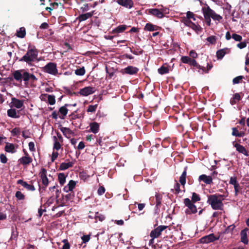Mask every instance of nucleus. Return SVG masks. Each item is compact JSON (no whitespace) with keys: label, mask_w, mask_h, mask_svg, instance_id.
Wrapping results in <instances>:
<instances>
[{"label":"nucleus","mask_w":249,"mask_h":249,"mask_svg":"<svg viewBox=\"0 0 249 249\" xmlns=\"http://www.w3.org/2000/svg\"><path fill=\"white\" fill-rule=\"evenodd\" d=\"M66 176L63 173H59L58 175V181L61 185H63L66 182Z\"/></svg>","instance_id":"35"},{"label":"nucleus","mask_w":249,"mask_h":249,"mask_svg":"<svg viewBox=\"0 0 249 249\" xmlns=\"http://www.w3.org/2000/svg\"><path fill=\"white\" fill-rule=\"evenodd\" d=\"M75 73L77 75L82 76L85 73V69L84 67H82L79 69H77L75 71Z\"/></svg>","instance_id":"48"},{"label":"nucleus","mask_w":249,"mask_h":249,"mask_svg":"<svg viewBox=\"0 0 249 249\" xmlns=\"http://www.w3.org/2000/svg\"><path fill=\"white\" fill-rule=\"evenodd\" d=\"M234 147L236 148V150L238 151L239 153L244 154L246 156H249L247 150L243 145L238 143H236L234 145Z\"/></svg>","instance_id":"26"},{"label":"nucleus","mask_w":249,"mask_h":249,"mask_svg":"<svg viewBox=\"0 0 249 249\" xmlns=\"http://www.w3.org/2000/svg\"><path fill=\"white\" fill-rule=\"evenodd\" d=\"M11 133L13 136H18L20 134V130L18 127H15L13 128L11 131Z\"/></svg>","instance_id":"53"},{"label":"nucleus","mask_w":249,"mask_h":249,"mask_svg":"<svg viewBox=\"0 0 249 249\" xmlns=\"http://www.w3.org/2000/svg\"><path fill=\"white\" fill-rule=\"evenodd\" d=\"M98 107V105L96 104L94 105H89L88 107V108L87 109V112H95L97 108Z\"/></svg>","instance_id":"51"},{"label":"nucleus","mask_w":249,"mask_h":249,"mask_svg":"<svg viewBox=\"0 0 249 249\" xmlns=\"http://www.w3.org/2000/svg\"><path fill=\"white\" fill-rule=\"evenodd\" d=\"M53 138L54 140L53 149L58 150L60 149L61 145L60 142L58 141L56 136H53Z\"/></svg>","instance_id":"44"},{"label":"nucleus","mask_w":249,"mask_h":249,"mask_svg":"<svg viewBox=\"0 0 249 249\" xmlns=\"http://www.w3.org/2000/svg\"><path fill=\"white\" fill-rule=\"evenodd\" d=\"M12 75L14 79L17 81L21 83L23 80L26 87H28L27 85L29 83L31 87L36 86L35 83L37 80V78L34 74L30 73L23 69L14 71Z\"/></svg>","instance_id":"1"},{"label":"nucleus","mask_w":249,"mask_h":249,"mask_svg":"<svg viewBox=\"0 0 249 249\" xmlns=\"http://www.w3.org/2000/svg\"><path fill=\"white\" fill-rule=\"evenodd\" d=\"M34 180H31V184H28L27 182L23 181L22 179H19L17 181L18 184H20L28 191H34L36 190L35 187L33 185Z\"/></svg>","instance_id":"12"},{"label":"nucleus","mask_w":249,"mask_h":249,"mask_svg":"<svg viewBox=\"0 0 249 249\" xmlns=\"http://www.w3.org/2000/svg\"><path fill=\"white\" fill-rule=\"evenodd\" d=\"M202 11L204 17L206 22V24L208 26H210L211 24V19L210 17L208 15V13L205 11V9L203 7L202 9Z\"/></svg>","instance_id":"31"},{"label":"nucleus","mask_w":249,"mask_h":249,"mask_svg":"<svg viewBox=\"0 0 249 249\" xmlns=\"http://www.w3.org/2000/svg\"><path fill=\"white\" fill-rule=\"evenodd\" d=\"M149 13L158 18H162L164 17V15L162 11H161L160 9L157 8L150 9L149 10Z\"/></svg>","instance_id":"17"},{"label":"nucleus","mask_w":249,"mask_h":249,"mask_svg":"<svg viewBox=\"0 0 249 249\" xmlns=\"http://www.w3.org/2000/svg\"><path fill=\"white\" fill-rule=\"evenodd\" d=\"M191 58L187 56H182L180 60L182 63L184 64H188Z\"/></svg>","instance_id":"55"},{"label":"nucleus","mask_w":249,"mask_h":249,"mask_svg":"<svg viewBox=\"0 0 249 249\" xmlns=\"http://www.w3.org/2000/svg\"><path fill=\"white\" fill-rule=\"evenodd\" d=\"M68 186V187L69 188V189H71L72 191L73 189L75 188L76 185V182L75 181L73 180H71L69 183L67 185Z\"/></svg>","instance_id":"59"},{"label":"nucleus","mask_w":249,"mask_h":249,"mask_svg":"<svg viewBox=\"0 0 249 249\" xmlns=\"http://www.w3.org/2000/svg\"><path fill=\"white\" fill-rule=\"evenodd\" d=\"M38 175L41 178L42 184L43 185L42 188L44 190H45L49 184V180L47 177V170L44 168H41Z\"/></svg>","instance_id":"7"},{"label":"nucleus","mask_w":249,"mask_h":249,"mask_svg":"<svg viewBox=\"0 0 249 249\" xmlns=\"http://www.w3.org/2000/svg\"><path fill=\"white\" fill-rule=\"evenodd\" d=\"M201 67L202 68L200 70H202L203 72L208 73L213 67V65L212 64L207 63V69L203 66H201Z\"/></svg>","instance_id":"54"},{"label":"nucleus","mask_w":249,"mask_h":249,"mask_svg":"<svg viewBox=\"0 0 249 249\" xmlns=\"http://www.w3.org/2000/svg\"><path fill=\"white\" fill-rule=\"evenodd\" d=\"M223 199H218L217 194L208 196L207 203L210 205L213 210H222L224 205L222 203Z\"/></svg>","instance_id":"3"},{"label":"nucleus","mask_w":249,"mask_h":249,"mask_svg":"<svg viewBox=\"0 0 249 249\" xmlns=\"http://www.w3.org/2000/svg\"><path fill=\"white\" fill-rule=\"evenodd\" d=\"M200 200V196L196 193H193L192 196V200L191 201L194 203H196Z\"/></svg>","instance_id":"46"},{"label":"nucleus","mask_w":249,"mask_h":249,"mask_svg":"<svg viewBox=\"0 0 249 249\" xmlns=\"http://www.w3.org/2000/svg\"><path fill=\"white\" fill-rule=\"evenodd\" d=\"M167 227V226L161 225L152 230L150 233V236L152 238L150 242H151L154 239L159 237L161 235V232Z\"/></svg>","instance_id":"6"},{"label":"nucleus","mask_w":249,"mask_h":249,"mask_svg":"<svg viewBox=\"0 0 249 249\" xmlns=\"http://www.w3.org/2000/svg\"><path fill=\"white\" fill-rule=\"evenodd\" d=\"M19 112V111L17 112L15 108H10L7 110V115L12 118H19L20 117Z\"/></svg>","instance_id":"24"},{"label":"nucleus","mask_w":249,"mask_h":249,"mask_svg":"<svg viewBox=\"0 0 249 249\" xmlns=\"http://www.w3.org/2000/svg\"><path fill=\"white\" fill-rule=\"evenodd\" d=\"M226 54L225 49H221L218 50L216 52V56L218 59H221L223 58Z\"/></svg>","instance_id":"42"},{"label":"nucleus","mask_w":249,"mask_h":249,"mask_svg":"<svg viewBox=\"0 0 249 249\" xmlns=\"http://www.w3.org/2000/svg\"><path fill=\"white\" fill-rule=\"evenodd\" d=\"M176 183L174 185V189H171V191L174 193L176 195H178L180 192V185L179 183L177 182V181H175Z\"/></svg>","instance_id":"40"},{"label":"nucleus","mask_w":249,"mask_h":249,"mask_svg":"<svg viewBox=\"0 0 249 249\" xmlns=\"http://www.w3.org/2000/svg\"><path fill=\"white\" fill-rule=\"evenodd\" d=\"M42 71L52 75H56L58 73L56 64L53 62H49L42 68Z\"/></svg>","instance_id":"5"},{"label":"nucleus","mask_w":249,"mask_h":249,"mask_svg":"<svg viewBox=\"0 0 249 249\" xmlns=\"http://www.w3.org/2000/svg\"><path fill=\"white\" fill-rule=\"evenodd\" d=\"M17 36L20 38H23L26 35V30L24 27H21L17 32Z\"/></svg>","instance_id":"32"},{"label":"nucleus","mask_w":249,"mask_h":249,"mask_svg":"<svg viewBox=\"0 0 249 249\" xmlns=\"http://www.w3.org/2000/svg\"><path fill=\"white\" fill-rule=\"evenodd\" d=\"M55 200V198L53 196H51L50 198L48 199L47 202L45 203V205H46L47 206H50L51 204H52Z\"/></svg>","instance_id":"61"},{"label":"nucleus","mask_w":249,"mask_h":249,"mask_svg":"<svg viewBox=\"0 0 249 249\" xmlns=\"http://www.w3.org/2000/svg\"><path fill=\"white\" fill-rule=\"evenodd\" d=\"M117 2L127 8H131L133 6V1L132 0H117Z\"/></svg>","instance_id":"15"},{"label":"nucleus","mask_w":249,"mask_h":249,"mask_svg":"<svg viewBox=\"0 0 249 249\" xmlns=\"http://www.w3.org/2000/svg\"><path fill=\"white\" fill-rule=\"evenodd\" d=\"M96 220H99L100 221H103L105 219V216L104 215L99 214L98 213L95 216Z\"/></svg>","instance_id":"62"},{"label":"nucleus","mask_w":249,"mask_h":249,"mask_svg":"<svg viewBox=\"0 0 249 249\" xmlns=\"http://www.w3.org/2000/svg\"><path fill=\"white\" fill-rule=\"evenodd\" d=\"M62 242L64 243V245L63 246L62 249H70V244L69 243V241L67 239L63 240Z\"/></svg>","instance_id":"57"},{"label":"nucleus","mask_w":249,"mask_h":249,"mask_svg":"<svg viewBox=\"0 0 249 249\" xmlns=\"http://www.w3.org/2000/svg\"><path fill=\"white\" fill-rule=\"evenodd\" d=\"M69 106H71V104H66L64 106L60 107L59 109L58 113L62 115V116L59 117L61 119H64L65 117L67 115L68 112V109L67 108V107Z\"/></svg>","instance_id":"16"},{"label":"nucleus","mask_w":249,"mask_h":249,"mask_svg":"<svg viewBox=\"0 0 249 249\" xmlns=\"http://www.w3.org/2000/svg\"><path fill=\"white\" fill-rule=\"evenodd\" d=\"M38 51L34 47L28 48L27 53L19 60V61L25 62L28 65H32V62L37 60Z\"/></svg>","instance_id":"2"},{"label":"nucleus","mask_w":249,"mask_h":249,"mask_svg":"<svg viewBox=\"0 0 249 249\" xmlns=\"http://www.w3.org/2000/svg\"><path fill=\"white\" fill-rule=\"evenodd\" d=\"M206 40L212 44H215L216 43V38L215 36H212L207 38Z\"/></svg>","instance_id":"52"},{"label":"nucleus","mask_w":249,"mask_h":249,"mask_svg":"<svg viewBox=\"0 0 249 249\" xmlns=\"http://www.w3.org/2000/svg\"><path fill=\"white\" fill-rule=\"evenodd\" d=\"M188 169V167L186 166L184 168V170L181 174L180 177H179V181L181 185L184 187L186 184V180L187 177V171Z\"/></svg>","instance_id":"20"},{"label":"nucleus","mask_w":249,"mask_h":249,"mask_svg":"<svg viewBox=\"0 0 249 249\" xmlns=\"http://www.w3.org/2000/svg\"><path fill=\"white\" fill-rule=\"evenodd\" d=\"M0 160L1 163H6L8 160L6 156L4 154H1L0 155Z\"/></svg>","instance_id":"60"},{"label":"nucleus","mask_w":249,"mask_h":249,"mask_svg":"<svg viewBox=\"0 0 249 249\" xmlns=\"http://www.w3.org/2000/svg\"><path fill=\"white\" fill-rule=\"evenodd\" d=\"M241 100V97L240 93H236L233 94L232 98L230 100V104L231 105H234L237 103V102L240 101Z\"/></svg>","instance_id":"27"},{"label":"nucleus","mask_w":249,"mask_h":249,"mask_svg":"<svg viewBox=\"0 0 249 249\" xmlns=\"http://www.w3.org/2000/svg\"><path fill=\"white\" fill-rule=\"evenodd\" d=\"M186 18L190 20L191 18H192L193 19V20H194V21L196 20V18L195 17V14L193 12H190V11H188L186 13Z\"/></svg>","instance_id":"58"},{"label":"nucleus","mask_w":249,"mask_h":249,"mask_svg":"<svg viewBox=\"0 0 249 249\" xmlns=\"http://www.w3.org/2000/svg\"><path fill=\"white\" fill-rule=\"evenodd\" d=\"M61 131L63 135L67 138H70L71 135H73L74 133L69 128L61 126L60 128Z\"/></svg>","instance_id":"25"},{"label":"nucleus","mask_w":249,"mask_h":249,"mask_svg":"<svg viewBox=\"0 0 249 249\" xmlns=\"http://www.w3.org/2000/svg\"><path fill=\"white\" fill-rule=\"evenodd\" d=\"M5 150L9 153L15 152L14 145L12 143H7L5 146Z\"/></svg>","instance_id":"33"},{"label":"nucleus","mask_w":249,"mask_h":249,"mask_svg":"<svg viewBox=\"0 0 249 249\" xmlns=\"http://www.w3.org/2000/svg\"><path fill=\"white\" fill-rule=\"evenodd\" d=\"M32 161L33 160L30 156H23L18 160V162L23 165H28L31 163Z\"/></svg>","instance_id":"22"},{"label":"nucleus","mask_w":249,"mask_h":249,"mask_svg":"<svg viewBox=\"0 0 249 249\" xmlns=\"http://www.w3.org/2000/svg\"><path fill=\"white\" fill-rule=\"evenodd\" d=\"M183 203L187 208L185 210V213L186 215H191L197 213V208L195 205V203L192 202L188 198H186L183 200Z\"/></svg>","instance_id":"4"},{"label":"nucleus","mask_w":249,"mask_h":249,"mask_svg":"<svg viewBox=\"0 0 249 249\" xmlns=\"http://www.w3.org/2000/svg\"><path fill=\"white\" fill-rule=\"evenodd\" d=\"M94 14V11L79 15L77 19L80 21H83L87 19L91 18Z\"/></svg>","instance_id":"18"},{"label":"nucleus","mask_w":249,"mask_h":249,"mask_svg":"<svg viewBox=\"0 0 249 249\" xmlns=\"http://www.w3.org/2000/svg\"><path fill=\"white\" fill-rule=\"evenodd\" d=\"M11 107H14L17 108H21L24 107V100H20L15 97L11 98Z\"/></svg>","instance_id":"14"},{"label":"nucleus","mask_w":249,"mask_h":249,"mask_svg":"<svg viewBox=\"0 0 249 249\" xmlns=\"http://www.w3.org/2000/svg\"><path fill=\"white\" fill-rule=\"evenodd\" d=\"M126 27L125 25H120L113 29L112 32L113 34L123 33L126 29Z\"/></svg>","instance_id":"29"},{"label":"nucleus","mask_w":249,"mask_h":249,"mask_svg":"<svg viewBox=\"0 0 249 249\" xmlns=\"http://www.w3.org/2000/svg\"><path fill=\"white\" fill-rule=\"evenodd\" d=\"M230 184L234 186L235 195L237 196L239 191L242 189L241 187L237 181L236 177H232L230 178Z\"/></svg>","instance_id":"13"},{"label":"nucleus","mask_w":249,"mask_h":249,"mask_svg":"<svg viewBox=\"0 0 249 249\" xmlns=\"http://www.w3.org/2000/svg\"><path fill=\"white\" fill-rule=\"evenodd\" d=\"M90 131L94 134H96L99 132L100 124L94 122L89 124Z\"/></svg>","instance_id":"23"},{"label":"nucleus","mask_w":249,"mask_h":249,"mask_svg":"<svg viewBox=\"0 0 249 249\" xmlns=\"http://www.w3.org/2000/svg\"><path fill=\"white\" fill-rule=\"evenodd\" d=\"M188 64L191 66L196 67V69L200 70L202 67L199 65L194 59H191Z\"/></svg>","instance_id":"43"},{"label":"nucleus","mask_w":249,"mask_h":249,"mask_svg":"<svg viewBox=\"0 0 249 249\" xmlns=\"http://www.w3.org/2000/svg\"><path fill=\"white\" fill-rule=\"evenodd\" d=\"M203 8L205 9V11L213 20L220 21L222 19V17L220 15L216 14L209 6L207 5V7Z\"/></svg>","instance_id":"9"},{"label":"nucleus","mask_w":249,"mask_h":249,"mask_svg":"<svg viewBox=\"0 0 249 249\" xmlns=\"http://www.w3.org/2000/svg\"><path fill=\"white\" fill-rule=\"evenodd\" d=\"M74 162L72 161H70L69 162H62L60 164L59 167V170H65L68 168L73 166Z\"/></svg>","instance_id":"28"},{"label":"nucleus","mask_w":249,"mask_h":249,"mask_svg":"<svg viewBox=\"0 0 249 249\" xmlns=\"http://www.w3.org/2000/svg\"><path fill=\"white\" fill-rule=\"evenodd\" d=\"M43 95L48 97V103L51 105H53L55 103V96L53 95H48L47 94H43Z\"/></svg>","instance_id":"38"},{"label":"nucleus","mask_w":249,"mask_h":249,"mask_svg":"<svg viewBox=\"0 0 249 249\" xmlns=\"http://www.w3.org/2000/svg\"><path fill=\"white\" fill-rule=\"evenodd\" d=\"M181 21L182 23H183L186 26L191 27L192 26V24H193V22H192L190 19H188L186 18H184L181 20Z\"/></svg>","instance_id":"50"},{"label":"nucleus","mask_w":249,"mask_h":249,"mask_svg":"<svg viewBox=\"0 0 249 249\" xmlns=\"http://www.w3.org/2000/svg\"><path fill=\"white\" fill-rule=\"evenodd\" d=\"M130 51L132 53L135 55L142 54L143 53V51L140 48L136 49H130Z\"/></svg>","instance_id":"49"},{"label":"nucleus","mask_w":249,"mask_h":249,"mask_svg":"<svg viewBox=\"0 0 249 249\" xmlns=\"http://www.w3.org/2000/svg\"><path fill=\"white\" fill-rule=\"evenodd\" d=\"M156 197V206L157 208H159L161 205L162 196L161 195L159 194H156L155 195Z\"/></svg>","instance_id":"36"},{"label":"nucleus","mask_w":249,"mask_h":249,"mask_svg":"<svg viewBox=\"0 0 249 249\" xmlns=\"http://www.w3.org/2000/svg\"><path fill=\"white\" fill-rule=\"evenodd\" d=\"M190 28L194 30L197 34L202 31V28L199 25L195 24L194 23H193Z\"/></svg>","instance_id":"41"},{"label":"nucleus","mask_w":249,"mask_h":249,"mask_svg":"<svg viewBox=\"0 0 249 249\" xmlns=\"http://www.w3.org/2000/svg\"><path fill=\"white\" fill-rule=\"evenodd\" d=\"M219 237H215L213 233L204 236L199 240V242L202 244H208L217 240Z\"/></svg>","instance_id":"8"},{"label":"nucleus","mask_w":249,"mask_h":249,"mask_svg":"<svg viewBox=\"0 0 249 249\" xmlns=\"http://www.w3.org/2000/svg\"><path fill=\"white\" fill-rule=\"evenodd\" d=\"M96 91V89L94 87L90 86L86 87L80 89L79 93L82 96H87L90 94H93Z\"/></svg>","instance_id":"11"},{"label":"nucleus","mask_w":249,"mask_h":249,"mask_svg":"<svg viewBox=\"0 0 249 249\" xmlns=\"http://www.w3.org/2000/svg\"><path fill=\"white\" fill-rule=\"evenodd\" d=\"M237 46L240 49L245 48L247 46V41H244L243 42H241L237 44Z\"/></svg>","instance_id":"63"},{"label":"nucleus","mask_w":249,"mask_h":249,"mask_svg":"<svg viewBox=\"0 0 249 249\" xmlns=\"http://www.w3.org/2000/svg\"><path fill=\"white\" fill-rule=\"evenodd\" d=\"M139 71V69L136 67L132 66H128L122 70L123 74H127L129 75L136 74Z\"/></svg>","instance_id":"10"},{"label":"nucleus","mask_w":249,"mask_h":249,"mask_svg":"<svg viewBox=\"0 0 249 249\" xmlns=\"http://www.w3.org/2000/svg\"><path fill=\"white\" fill-rule=\"evenodd\" d=\"M158 28L156 25H154L151 23H147L146 24L144 29L145 31H154L157 30Z\"/></svg>","instance_id":"30"},{"label":"nucleus","mask_w":249,"mask_h":249,"mask_svg":"<svg viewBox=\"0 0 249 249\" xmlns=\"http://www.w3.org/2000/svg\"><path fill=\"white\" fill-rule=\"evenodd\" d=\"M15 196L17 199L19 200H23L25 198V195L19 191H18L16 193Z\"/></svg>","instance_id":"47"},{"label":"nucleus","mask_w":249,"mask_h":249,"mask_svg":"<svg viewBox=\"0 0 249 249\" xmlns=\"http://www.w3.org/2000/svg\"><path fill=\"white\" fill-rule=\"evenodd\" d=\"M105 188L103 186H100L98 189L97 193L99 196H101L105 193Z\"/></svg>","instance_id":"64"},{"label":"nucleus","mask_w":249,"mask_h":249,"mask_svg":"<svg viewBox=\"0 0 249 249\" xmlns=\"http://www.w3.org/2000/svg\"><path fill=\"white\" fill-rule=\"evenodd\" d=\"M199 181H202L207 184H211L213 183V178L211 176H207L203 174L200 175L198 178Z\"/></svg>","instance_id":"19"},{"label":"nucleus","mask_w":249,"mask_h":249,"mask_svg":"<svg viewBox=\"0 0 249 249\" xmlns=\"http://www.w3.org/2000/svg\"><path fill=\"white\" fill-rule=\"evenodd\" d=\"M232 38L236 41H241L242 40V36L236 34H233Z\"/></svg>","instance_id":"56"},{"label":"nucleus","mask_w":249,"mask_h":249,"mask_svg":"<svg viewBox=\"0 0 249 249\" xmlns=\"http://www.w3.org/2000/svg\"><path fill=\"white\" fill-rule=\"evenodd\" d=\"M74 197V194L73 192H70L69 194L63 196V199L66 202L72 201Z\"/></svg>","instance_id":"34"},{"label":"nucleus","mask_w":249,"mask_h":249,"mask_svg":"<svg viewBox=\"0 0 249 249\" xmlns=\"http://www.w3.org/2000/svg\"><path fill=\"white\" fill-rule=\"evenodd\" d=\"M158 72L161 74H164L168 73L169 71V69L168 67H165L164 65H162L158 70Z\"/></svg>","instance_id":"37"},{"label":"nucleus","mask_w":249,"mask_h":249,"mask_svg":"<svg viewBox=\"0 0 249 249\" xmlns=\"http://www.w3.org/2000/svg\"><path fill=\"white\" fill-rule=\"evenodd\" d=\"M248 231V229L246 228L244 230H242L240 232L241 241L245 245H247L249 242L247 233Z\"/></svg>","instance_id":"21"},{"label":"nucleus","mask_w":249,"mask_h":249,"mask_svg":"<svg viewBox=\"0 0 249 249\" xmlns=\"http://www.w3.org/2000/svg\"><path fill=\"white\" fill-rule=\"evenodd\" d=\"M244 76L242 75L238 76L234 78L232 80L233 84H237L242 82Z\"/></svg>","instance_id":"45"},{"label":"nucleus","mask_w":249,"mask_h":249,"mask_svg":"<svg viewBox=\"0 0 249 249\" xmlns=\"http://www.w3.org/2000/svg\"><path fill=\"white\" fill-rule=\"evenodd\" d=\"M232 135L233 136L238 137H243L244 135V132H239L238 129L236 127H233L232 128Z\"/></svg>","instance_id":"39"}]
</instances>
